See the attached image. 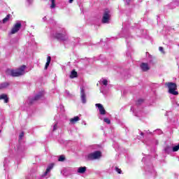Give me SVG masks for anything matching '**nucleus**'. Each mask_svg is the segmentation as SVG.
<instances>
[{"instance_id": "obj_1", "label": "nucleus", "mask_w": 179, "mask_h": 179, "mask_svg": "<svg viewBox=\"0 0 179 179\" xmlns=\"http://www.w3.org/2000/svg\"><path fill=\"white\" fill-rule=\"evenodd\" d=\"M24 69H26V66H22L17 70L7 69L6 73L8 76H21V75H24Z\"/></svg>"}, {"instance_id": "obj_2", "label": "nucleus", "mask_w": 179, "mask_h": 179, "mask_svg": "<svg viewBox=\"0 0 179 179\" xmlns=\"http://www.w3.org/2000/svg\"><path fill=\"white\" fill-rule=\"evenodd\" d=\"M99 85L101 86V93H103V94H107V93L108 92V89L107 88V85H108V80L106 78H101L99 80Z\"/></svg>"}, {"instance_id": "obj_3", "label": "nucleus", "mask_w": 179, "mask_h": 179, "mask_svg": "<svg viewBox=\"0 0 179 179\" xmlns=\"http://www.w3.org/2000/svg\"><path fill=\"white\" fill-rule=\"evenodd\" d=\"M166 86L169 89V93L170 94H173V96H177L178 94V92L176 91L177 89V85L174 83H166Z\"/></svg>"}, {"instance_id": "obj_4", "label": "nucleus", "mask_w": 179, "mask_h": 179, "mask_svg": "<svg viewBox=\"0 0 179 179\" xmlns=\"http://www.w3.org/2000/svg\"><path fill=\"white\" fill-rule=\"evenodd\" d=\"M101 157V152L95 151L94 152H91L87 155V160H97V159H100Z\"/></svg>"}, {"instance_id": "obj_5", "label": "nucleus", "mask_w": 179, "mask_h": 179, "mask_svg": "<svg viewBox=\"0 0 179 179\" xmlns=\"http://www.w3.org/2000/svg\"><path fill=\"white\" fill-rule=\"evenodd\" d=\"M111 19V14L108 9H106L103 13L102 17V23H110V20Z\"/></svg>"}, {"instance_id": "obj_6", "label": "nucleus", "mask_w": 179, "mask_h": 179, "mask_svg": "<svg viewBox=\"0 0 179 179\" xmlns=\"http://www.w3.org/2000/svg\"><path fill=\"white\" fill-rule=\"evenodd\" d=\"M43 96L44 92H39L34 96V98L29 97L28 99V103H29V104H33L34 101H37V100H41Z\"/></svg>"}, {"instance_id": "obj_7", "label": "nucleus", "mask_w": 179, "mask_h": 179, "mask_svg": "<svg viewBox=\"0 0 179 179\" xmlns=\"http://www.w3.org/2000/svg\"><path fill=\"white\" fill-rule=\"evenodd\" d=\"M54 169V164H50L47 168L46 171L44 172V173L42 175V177L43 178H48L50 177V173H51V171Z\"/></svg>"}, {"instance_id": "obj_8", "label": "nucleus", "mask_w": 179, "mask_h": 179, "mask_svg": "<svg viewBox=\"0 0 179 179\" xmlns=\"http://www.w3.org/2000/svg\"><path fill=\"white\" fill-rule=\"evenodd\" d=\"M21 27H22V22H20V21H17L13 27L10 31V34H15L17 33L20 30Z\"/></svg>"}, {"instance_id": "obj_9", "label": "nucleus", "mask_w": 179, "mask_h": 179, "mask_svg": "<svg viewBox=\"0 0 179 179\" xmlns=\"http://www.w3.org/2000/svg\"><path fill=\"white\" fill-rule=\"evenodd\" d=\"M54 37L57 38V40H61L62 41H66V40H68V36L64 34H55Z\"/></svg>"}, {"instance_id": "obj_10", "label": "nucleus", "mask_w": 179, "mask_h": 179, "mask_svg": "<svg viewBox=\"0 0 179 179\" xmlns=\"http://www.w3.org/2000/svg\"><path fill=\"white\" fill-rule=\"evenodd\" d=\"M80 99L83 104H86V93L83 87H80Z\"/></svg>"}, {"instance_id": "obj_11", "label": "nucleus", "mask_w": 179, "mask_h": 179, "mask_svg": "<svg viewBox=\"0 0 179 179\" xmlns=\"http://www.w3.org/2000/svg\"><path fill=\"white\" fill-rule=\"evenodd\" d=\"M96 107H97L98 110H99V113L101 115H105L106 114V109H104V107H103V105L101 103H96L95 104Z\"/></svg>"}, {"instance_id": "obj_12", "label": "nucleus", "mask_w": 179, "mask_h": 179, "mask_svg": "<svg viewBox=\"0 0 179 179\" xmlns=\"http://www.w3.org/2000/svg\"><path fill=\"white\" fill-rule=\"evenodd\" d=\"M140 66L143 72H146L149 71V69H150V68L149 67V64L146 63H142Z\"/></svg>"}, {"instance_id": "obj_13", "label": "nucleus", "mask_w": 179, "mask_h": 179, "mask_svg": "<svg viewBox=\"0 0 179 179\" xmlns=\"http://www.w3.org/2000/svg\"><path fill=\"white\" fill-rule=\"evenodd\" d=\"M10 160H11L10 157H8L4 159V162H3L4 170H6V167H8V163H10Z\"/></svg>"}, {"instance_id": "obj_14", "label": "nucleus", "mask_w": 179, "mask_h": 179, "mask_svg": "<svg viewBox=\"0 0 179 179\" xmlns=\"http://www.w3.org/2000/svg\"><path fill=\"white\" fill-rule=\"evenodd\" d=\"M78 121H80V118L79 116H75L74 117L70 119V124L73 125L75 123L78 122Z\"/></svg>"}, {"instance_id": "obj_15", "label": "nucleus", "mask_w": 179, "mask_h": 179, "mask_svg": "<svg viewBox=\"0 0 179 179\" xmlns=\"http://www.w3.org/2000/svg\"><path fill=\"white\" fill-rule=\"evenodd\" d=\"M77 173H79L80 174H85V173H86V166L79 167Z\"/></svg>"}, {"instance_id": "obj_16", "label": "nucleus", "mask_w": 179, "mask_h": 179, "mask_svg": "<svg viewBox=\"0 0 179 179\" xmlns=\"http://www.w3.org/2000/svg\"><path fill=\"white\" fill-rule=\"evenodd\" d=\"M145 171L147 173H151V174H155V169H153V166H146L145 168Z\"/></svg>"}, {"instance_id": "obj_17", "label": "nucleus", "mask_w": 179, "mask_h": 179, "mask_svg": "<svg viewBox=\"0 0 179 179\" xmlns=\"http://www.w3.org/2000/svg\"><path fill=\"white\" fill-rule=\"evenodd\" d=\"M0 100H4V103H8V101H9L8 96L5 94L0 95Z\"/></svg>"}, {"instance_id": "obj_18", "label": "nucleus", "mask_w": 179, "mask_h": 179, "mask_svg": "<svg viewBox=\"0 0 179 179\" xmlns=\"http://www.w3.org/2000/svg\"><path fill=\"white\" fill-rule=\"evenodd\" d=\"M164 152L165 153H167L169 155V153H171V152H173V148H171V146L167 145L164 148Z\"/></svg>"}, {"instance_id": "obj_19", "label": "nucleus", "mask_w": 179, "mask_h": 179, "mask_svg": "<svg viewBox=\"0 0 179 179\" xmlns=\"http://www.w3.org/2000/svg\"><path fill=\"white\" fill-rule=\"evenodd\" d=\"M50 62H51V57L48 56L47 57V62L45 66V69H48V66H50Z\"/></svg>"}, {"instance_id": "obj_20", "label": "nucleus", "mask_w": 179, "mask_h": 179, "mask_svg": "<svg viewBox=\"0 0 179 179\" xmlns=\"http://www.w3.org/2000/svg\"><path fill=\"white\" fill-rule=\"evenodd\" d=\"M78 76V72L75 71V70L72 71L70 74V78L73 79V78H76Z\"/></svg>"}, {"instance_id": "obj_21", "label": "nucleus", "mask_w": 179, "mask_h": 179, "mask_svg": "<svg viewBox=\"0 0 179 179\" xmlns=\"http://www.w3.org/2000/svg\"><path fill=\"white\" fill-rule=\"evenodd\" d=\"M8 86H9V83H3L0 84V90L1 89H6V87H8Z\"/></svg>"}, {"instance_id": "obj_22", "label": "nucleus", "mask_w": 179, "mask_h": 179, "mask_svg": "<svg viewBox=\"0 0 179 179\" xmlns=\"http://www.w3.org/2000/svg\"><path fill=\"white\" fill-rule=\"evenodd\" d=\"M9 19H10V14L7 15L6 17L3 19L2 23H6L9 21Z\"/></svg>"}, {"instance_id": "obj_23", "label": "nucleus", "mask_w": 179, "mask_h": 179, "mask_svg": "<svg viewBox=\"0 0 179 179\" xmlns=\"http://www.w3.org/2000/svg\"><path fill=\"white\" fill-rule=\"evenodd\" d=\"M115 170L117 174H122V171L121 170V169H120L118 167H115Z\"/></svg>"}, {"instance_id": "obj_24", "label": "nucleus", "mask_w": 179, "mask_h": 179, "mask_svg": "<svg viewBox=\"0 0 179 179\" xmlns=\"http://www.w3.org/2000/svg\"><path fill=\"white\" fill-rule=\"evenodd\" d=\"M131 111H133V113L136 115V117H139V114L136 113V110H135V108L134 107L131 108Z\"/></svg>"}, {"instance_id": "obj_25", "label": "nucleus", "mask_w": 179, "mask_h": 179, "mask_svg": "<svg viewBox=\"0 0 179 179\" xmlns=\"http://www.w3.org/2000/svg\"><path fill=\"white\" fill-rule=\"evenodd\" d=\"M57 129H58V122L54 124L52 131H57Z\"/></svg>"}, {"instance_id": "obj_26", "label": "nucleus", "mask_w": 179, "mask_h": 179, "mask_svg": "<svg viewBox=\"0 0 179 179\" xmlns=\"http://www.w3.org/2000/svg\"><path fill=\"white\" fill-rule=\"evenodd\" d=\"M50 1H51V3H52V4L50 6V8L52 9H54V8H55V0H50Z\"/></svg>"}, {"instance_id": "obj_27", "label": "nucleus", "mask_w": 179, "mask_h": 179, "mask_svg": "<svg viewBox=\"0 0 179 179\" xmlns=\"http://www.w3.org/2000/svg\"><path fill=\"white\" fill-rule=\"evenodd\" d=\"M103 121H104L106 124H111V120H110V119H108V117L103 118Z\"/></svg>"}, {"instance_id": "obj_28", "label": "nucleus", "mask_w": 179, "mask_h": 179, "mask_svg": "<svg viewBox=\"0 0 179 179\" xmlns=\"http://www.w3.org/2000/svg\"><path fill=\"white\" fill-rule=\"evenodd\" d=\"M64 160H65V156L61 155L59 157V159H58L59 162H64Z\"/></svg>"}, {"instance_id": "obj_29", "label": "nucleus", "mask_w": 179, "mask_h": 179, "mask_svg": "<svg viewBox=\"0 0 179 179\" xmlns=\"http://www.w3.org/2000/svg\"><path fill=\"white\" fill-rule=\"evenodd\" d=\"M142 103H143V99H138L136 102V105L139 106V104H142Z\"/></svg>"}, {"instance_id": "obj_30", "label": "nucleus", "mask_w": 179, "mask_h": 179, "mask_svg": "<svg viewBox=\"0 0 179 179\" xmlns=\"http://www.w3.org/2000/svg\"><path fill=\"white\" fill-rule=\"evenodd\" d=\"M159 50L160 52H162V54H164V49L163 48V47H159Z\"/></svg>"}, {"instance_id": "obj_31", "label": "nucleus", "mask_w": 179, "mask_h": 179, "mask_svg": "<svg viewBox=\"0 0 179 179\" xmlns=\"http://www.w3.org/2000/svg\"><path fill=\"white\" fill-rule=\"evenodd\" d=\"M155 132L157 134H159V135L162 134V130H160V129L155 130Z\"/></svg>"}, {"instance_id": "obj_32", "label": "nucleus", "mask_w": 179, "mask_h": 179, "mask_svg": "<svg viewBox=\"0 0 179 179\" xmlns=\"http://www.w3.org/2000/svg\"><path fill=\"white\" fill-rule=\"evenodd\" d=\"M23 136H24V132H22V133L20 134V139H22V138H23Z\"/></svg>"}, {"instance_id": "obj_33", "label": "nucleus", "mask_w": 179, "mask_h": 179, "mask_svg": "<svg viewBox=\"0 0 179 179\" xmlns=\"http://www.w3.org/2000/svg\"><path fill=\"white\" fill-rule=\"evenodd\" d=\"M60 108H61L62 112L65 111V110L64 109V106L60 105Z\"/></svg>"}, {"instance_id": "obj_34", "label": "nucleus", "mask_w": 179, "mask_h": 179, "mask_svg": "<svg viewBox=\"0 0 179 179\" xmlns=\"http://www.w3.org/2000/svg\"><path fill=\"white\" fill-rule=\"evenodd\" d=\"M129 2L130 0H125V3H127V5H129Z\"/></svg>"}, {"instance_id": "obj_35", "label": "nucleus", "mask_w": 179, "mask_h": 179, "mask_svg": "<svg viewBox=\"0 0 179 179\" xmlns=\"http://www.w3.org/2000/svg\"><path fill=\"white\" fill-rule=\"evenodd\" d=\"M27 2H28V3H33V0H27Z\"/></svg>"}, {"instance_id": "obj_36", "label": "nucleus", "mask_w": 179, "mask_h": 179, "mask_svg": "<svg viewBox=\"0 0 179 179\" xmlns=\"http://www.w3.org/2000/svg\"><path fill=\"white\" fill-rule=\"evenodd\" d=\"M43 22H45V20H47V17H43Z\"/></svg>"}, {"instance_id": "obj_37", "label": "nucleus", "mask_w": 179, "mask_h": 179, "mask_svg": "<svg viewBox=\"0 0 179 179\" xmlns=\"http://www.w3.org/2000/svg\"><path fill=\"white\" fill-rule=\"evenodd\" d=\"M69 3H72L73 2V0H69Z\"/></svg>"}, {"instance_id": "obj_38", "label": "nucleus", "mask_w": 179, "mask_h": 179, "mask_svg": "<svg viewBox=\"0 0 179 179\" xmlns=\"http://www.w3.org/2000/svg\"><path fill=\"white\" fill-rule=\"evenodd\" d=\"M141 136H143V133L141 132Z\"/></svg>"}, {"instance_id": "obj_39", "label": "nucleus", "mask_w": 179, "mask_h": 179, "mask_svg": "<svg viewBox=\"0 0 179 179\" xmlns=\"http://www.w3.org/2000/svg\"><path fill=\"white\" fill-rule=\"evenodd\" d=\"M66 93L67 94H69V92L68 91H66Z\"/></svg>"}, {"instance_id": "obj_40", "label": "nucleus", "mask_w": 179, "mask_h": 179, "mask_svg": "<svg viewBox=\"0 0 179 179\" xmlns=\"http://www.w3.org/2000/svg\"><path fill=\"white\" fill-rule=\"evenodd\" d=\"M176 104H177V106H179V103L178 102H177Z\"/></svg>"}, {"instance_id": "obj_41", "label": "nucleus", "mask_w": 179, "mask_h": 179, "mask_svg": "<svg viewBox=\"0 0 179 179\" xmlns=\"http://www.w3.org/2000/svg\"><path fill=\"white\" fill-rule=\"evenodd\" d=\"M145 160V158H143V159H142V162H143Z\"/></svg>"}, {"instance_id": "obj_42", "label": "nucleus", "mask_w": 179, "mask_h": 179, "mask_svg": "<svg viewBox=\"0 0 179 179\" xmlns=\"http://www.w3.org/2000/svg\"><path fill=\"white\" fill-rule=\"evenodd\" d=\"M100 118V120H103V118H101V117H99Z\"/></svg>"}, {"instance_id": "obj_43", "label": "nucleus", "mask_w": 179, "mask_h": 179, "mask_svg": "<svg viewBox=\"0 0 179 179\" xmlns=\"http://www.w3.org/2000/svg\"><path fill=\"white\" fill-rule=\"evenodd\" d=\"M157 143H159V142H157Z\"/></svg>"}, {"instance_id": "obj_44", "label": "nucleus", "mask_w": 179, "mask_h": 179, "mask_svg": "<svg viewBox=\"0 0 179 179\" xmlns=\"http://www.w3.org/2000/svg\"><path fill=\"white\" fill-rule=\"evenodd\" d=\"M0 134H1V130H0Z\"/></svg>"}]
</instances>
